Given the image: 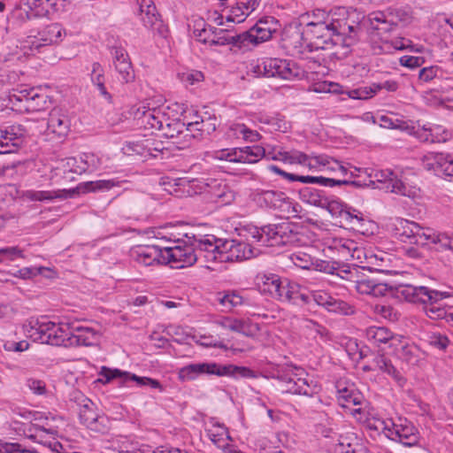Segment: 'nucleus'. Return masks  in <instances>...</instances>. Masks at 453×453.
I'll list each match as a JSON object with an SVG mask.
<instances>
[{"mask_svg":"<svg viewBox=\"0 0 453 453\" xmlns=\"http://www.w3.org/2000/svg\"><path fill=\"white\" fill-rule=\"evenodd\" d=\"M314 16L317 20L310 22L308 27L313 38L318 40L315 42L318 48L326 49L329 45L340 46L346 50L343 54H347L357 42L355 27L348 25L344 19L346 16L344 8H338L329 12L317 10Z\"/></svg>","mask_w":453,"mask_h":453,"instance_id":"obj_1","label":"nucleus"},{"mask_svg":"<svg viewBox=\"0 0 453 453\" xmlns=\"http://www.w3.org/2000/svg\"><path fill=\"white\" fill-rule=\"evenodd\" d=\"M295 228L292 223L282 222L269 224L261 227L248 226L244 231L247 232L245 236L248 241H252L263 246L274 247L294 243L297 240V232Z\"/></svg>","mask_w":453,"mask_h":453,"instance_id":"obj_2","label":"nucleus"},{"mask_svg":"<svg viewBox=\"0 0 453 453\" xmlns=\"http://www.w3.org/2000/svg\"><path fill=\"white\" fill-rule=\"evenodd\" d=\"M30 336L35 341L43 344L53 346L66 345L65 342L71 341V331L69 324H56L48 320L47 318H41L29 322Z\"/></svg>","mask_w":453,"mask_h":453,"instance_id":"obj_3","label":"nucleus"},{"mask_svg":"<svg viewBox=\"0 0 453 453\" xmlns=\"http://www.w3.org/2000/svg\"><path fill=\"white\" fill-rule=\"evenodd\" d=\"M375 429H380L387 438L405 447H414L419 443L418 429L407 418L380 420Z\"/></svg>","mask_w":453,"mask_h":453,"instance_id":"obj_4","label":"nucleus"},{"mask_svg":"<svg viewBox=\"0 0 453 453\" xmlns=\"http://www.w3.org/2000/svg\"><path fill=\"white\" fill-rule=\"evenodd\" d=\"M250 71L257 76L278 77L292 80L301 75V68L293 61L281 58H265L250 65Z\"/></svg>","mask_w":453,"mask_h":453,"instance_id":"obj_5","label":"nucleus"},{"mask_svg":"<svg viewBox=\"0 0 453 453\" xmlns=\"http://www.w3.org/2000/svg\"><path fill=\"white\" fill-rule=\"evenodd\" d=\"M188 242L180 240L174 241V246L165 247V265L174 268H184L194 265L198 259L192 236L186 234Z\"/></svg>","mask_w":453,"mask_h":453,"instance_id":"obj_6","label":"nucleus"},{"mask_svg":"<svg viewBox=\"0 0 453 453\" xmlns=\"http://www.w3.org/2000/svg\"><path fill=\"white\" fill-rule=\"evenodd\" d=\"M79 418L82 425L89 430L106 434L110 430L111 421L104 413H98L95 403L84 398L79 409Z\"/></svg>","mask_w":453,"mask_h":453,"instance_id":"obj_7","label":"nucleus"},{"mask_svg":"<svg viewBox=\"0 0 453 453\" xmlns=\"http://www.w3.org/2000/svg\"><path fill=\"white\" fill-rule=\"evenodd\" d=\"M136 125L145 130L161 131L165 122L169 120V115L163 108H150L145 105H140L132 111Z\"/></svg>","mask_w":453,"mask_h":453,"instance_id":"obj_8","label":"nucleus"},{"mask_svg":"<svg viewBox=\"0 0 453 453\" xmlns=\"http://www.w3.org/2000/svg\"><path fill=\"white\" fill-rule=\"evenodd\" d=\"M139 14L143 26L150 29L154 35L166 38L169 34L167 26L161 19L160 14L152 0H137Z\"/></svg>","mask_w":453,"mask_h":453,"instance_id":"obj_9","label":"nucleus"},{"mask_svg":"<svg viewBox=\"0 0 453 453\" xmlns=\"http://www.w3.org/2000/svg\"><path fill=\"white\" fill-rule=\"evenodd\" d=\"M219 263L249 259L253 257L250 245L234 239H219Z\"/></svg>","mask_w":453,"mask_h":453,"instance_id":"obj_10","label":"nucleus"},{"mask_svg":"<svg viewBox=\"0 0 453 453\" xmlns=\"http://www.w3.org/2000/svg\"><path fill=\"white\" fill-rule=\"evenodd\" d=\"M397 294L399 297H403L407 302L422 303H426L427 301L439 303L442 299L450 296L449 292L433 290L424 286L414 287L412 285L400 286L397 288Z\"/></svg>","mask_w":453,"mask_h":453,"instance_id":"obj_11","label":"nucleus"},{"mask_svg":"<svg viewBox=\"0 0 453 453\" xmlns=\"http://www.w3.org/2000/svg\"><path fill=\"white\" fill-rule=\"evenodd\" d=\"M276 379L286 385L283 390L286 393L311 397L320 390L316 381L308 378H297L296 374L279 372Z\"/></svg>","mask_w":453,"mask_h":453,"instance_id":"obj_12","label":"nucleus"},{"mask_svg":"<svg viewBox=\"0 0 453 453\" xmlns=\"http://www.w3.org/2000/svg\"><path fill=\"white\" fill-rule=\"evenodd\" d=\"M0 154H9L22 145L27 130L20 124H13L0 127Z\"/></svg>","mask_w":453,"mask_h":453,"instance_id":"obj_13","label":"nucleus"},{"mask_svg":"<svg viewBox=\"0 0 453 453\" xmlns=\"http://www.w3.org/2000/svg\"><path fill=\"white\" fill-rule=\"evenodd\" d=\"M274 160H282L289 164H298L307 166L310 170L317 169L319 165H326L330 160L326 155H307L299 150L279 152L272 157Z\"/></svg>","mask_w":453,"mask_h":453,"instance_id":"obj_14","label":"nucleus"},{"mask_svg":"<svg viewBox=\"0 0 453 453\" xmlns=\"http://www.w3.org/2000/svg\"><path fill=\"white\" fill-rule=\"evenodd\" d=\"M131 256L137 263L145 266L165 265V247L157 244L138 245L131 250Z\"/></svg>","mask_w":453,"mask_h":453,"instance_id":"obj_15","label":"nucleus"},{"mask_svg":"<svg viewBox=\"0 0 453 453\" xmlns=\"http://www.w3.org/2000/svg\"><path fill=\"white\" fill-rule=\"evenodd\" d=\"M100 374L105 378V380L111 381L114 379H119L120 382L126 384L128 381H135L139 386H149L152 388H158L163 390L162 385L157 380L149 377H139L128 372H122L119 369H111L108 367H102Z\"/></svg>","mask_w":453,"mask_h":453,"instance_id":"obj_16","label":"nucleus"},{"mask_svg":"<svg viewBox=\"0 0 453 453\" xmlns=\"http://www.w3.org/2000/svg\"><path fill=\"white\" fill-rule=\"evenodd\" d=\"M193 245L199 257H203L206 262L217 263L219 254V238L214 235L197 238L192 236Z\"/></svg>","mask_w":453,"mask_h":453,"instance_id":"obj_17","label":"nucleus"},{"mask_svg":"<svg viewBox=\"0 0 453 453\" xmlns=\"http://www.w3.org/2000/svg\"><path fill=\"white\" fill-rule=\"evenodd\" d=\"M299 198L305 203L326 209L328 211L339 208L338 201L329 200L324 191L311 187L300 188Z\"/></svg>","mask_w":453,"mask_h":453,"instance_id":"obj_18","label":"nucleus"},{"mask_svg":"<svg viewBox=\"0 0 453 453\" xmlns=\"http://www.w3.org/2000/svg\"><path fill=\"white\" fill-rule=\"evenodd\" d=\"M66 35L65 30L58 23H52L40 30L33 42V47L39 50L43 46L59 43Z\"/></svg>","mask_w":453,"mask_h":453,"instance_id":"obj_19","label":"nucleus"},{"mask_svg":"<svg viewBox=\"0 0 453 453\" xmlns=\"http://www.w3.org/2000/svg\"><path fill=\"white\" fill-rule=\"evenodd\" d=\"M111 55L120 81L122 83L133 81L134 80V72L127 52L123 48L115 47L111 50Z\"/></svg>","mask_w":453,"mask_h":453,"instance_id":"obj_20","label":"nucleus"},{"mask_svg":"<svg viewBox=\"0 0 453 453\" xmlns=\"http://www.w3.org/2000/svg\"><path fill=\"white\" fill-rule=\"evenodd\" d=\"M374 178L378 182L384 183L387 190L403 196H411V189L398 179L392 170L386 169L376 171Z\"/></svg>","mask_w":453,"mask_h":453,"instance_id":"obj_21","label":"nucleus"},{"mask_svg":"<svg viewBox=\"0 0 453 453\" xmlns=\"http://www.w3.org/2000/svg\"><path fill=\"white\" fill-rule=\"evenodd\" d=\"M273 35L263 27V23L257 22L248 31L242 33L240 43L242 44V53L252 50L261 42L271 39Z\"/></svg>","mask_w":453,"mask_h":453,"instance_id":"obj_22","label":"nucleus"},{"mask_svg":"<svg viewBox=\"0 0 453 453\" xmlns=\"http://www.w3.org/2000/svg\"><path fill=\"white\" fill-rule=\"evenodd\" d=\"M71 126L70 119L65 110L62 108H53L48 118L47 130L62 138L65 137Z\"/></svg>","mask_w":453,"mask_h":453,"instance_id":"obj_23","label":"nucleus"},{"mask_svg":"<svg viewBox=\"0 0 453 453\" xmlns=\"http://www.w3.org/2000/svg\"><path fill=\"white\" fill-rule=\"evenodd\" d=\"M389 230L401 242L411 243L414 241L418 224L402 218H395L389 224Z\"/></svg>","mask_w":453,"mask_h":453,"instance_id":"obj_24","label":"nucleus"},{"mask_svg":"<svg viewBox=\"0 0 453 453\" xmlns=\"http://www.w3.org/2000/svg\"><path fill=\"white\" fill-rule=\"evenodd\" d=\"M287 199L283 192L273 189H257L254 194L257 204L265 209H280Z\"/></svg>","mask_w":453,"mask_h":453,"instance_id":"obj_25","label":"nucleus"},{"mask_svg":"<svg viewBox=\"0 0 453 453\" xmlns=\"http://www.w3.org/2000/svg\"><path fill=\"white\" fill-rule=\"evenodd\" d=\"M356 289L362 295H371L375 297L384 296L389 291L387 284L370 276H363L361 279L357 280L356 281Z\"/></svg>","mask_w":453,"mask_h":453,"instance_id":"obj_26","label":"nucleus"},{"mask_svg":"<svg viewBox=\"0 0 453 453\" xmlns=\"http://www.w3.org/2000/svg\"><path fill=\"white\" fill-rule=\"evenodd\" d=\"M337 388V401L343 408H349V405L359 406L364 402L363 395L355 388L354 385L343 386L339 382Z\"/></svg>","mask_w":453,"mask_h":453,"instance_id":"obj_27","label":"nucleus"},{"mask_svg":"<svg viewBox=\"0 0 453 453\" xmlns=\"http://www.w3.org/2000/svg\"><path fill=\"white\" fill-rule=\"evenodd\" d=\"M242 34H234L229 30L214 27L211 45H232V50L242 52V44L240 43Z\"/></svg>","mask_w":453,"mask_h":453,"instance_id":"obj_28","label":"nucleus"},{"mask_svg":"<svg viewBox=\"0 0 453 453\" xmlns=\"http://www.w3.org/2000/svg\"><path fill=\"white\" fill-rule=\"evenodd\" d=\"M71 341L77 345L94 346L99 339V334L91 327L70 326Z\"/></svg>","mask_w":453,"mask_h":453,"instance_id":"obj_29","label":"nucleus"},{"mask_svg":"<svg viewBox=\"0 0 453 453\" xmlns=\"http://www.w3.org/2000/svg\"><path fill=\"white\" fill-rule=\"evenodd\" d=\"M426 168L433 170L436 174L443 173L453 177V156L443 153L435 154L433 162L426 164Z\"/></svg>","mask_w":453,"mask_h":453,"instance_id":"obj_30","label":"nucleus"},{"mask_svg":"<svg viewBox=\"0 0 453 453\" xmlns=\"http://www.w3.org/2000/svg\"><path fill=\"white\" fill-rule=\"evenodd\" d=\"M339 208L335 211H329L332 215H338L341 222L349 226L350 227H357L361 226L364 220L362 213L352 210L347 204L338 202Z\"/></svg>","mask_w":453,"mask_h":453,"instance_id":"obj_31","label":"nucleus"},{"mask_svg":"<svg viewBox=\"0 0 453 453\" xmlns=\"http://www.w3.org/2000/svg\"><path fill=\"white\" fill-rule=\"evenodd\" d=\"M219 122L215 115H210L204 112L203 116H197L196 119L188 123V127H191V131L196 130L200 132V135L211 134L213 133Z\"/></svg>","mask_w":453,"mask_h":453,"instance_id":"obj_32","label":"nucleus"},{"mask_svg":"<svg viewBox=\"0 0 453 453\" xmlns=\"http://www.w3.org/2000/svg\"><path fill=\"white\" fill-rule=\"evenodd\" d=\"M308 183L318 184L323 187H335V186H349L354 188H360L366 186L365 183H362L359 180L350 179H335L324 176H309Z\"/></svg>","mask_w":453,"mask_h":453,"instance_id":"obj_33","label":"nucleus"},{"mask_svg":"<svg viewBox=\"0 0 453 453\" xmlns=\"http://www.w3.org/2000/svg\"><path fill=\"white\" fill-rule=\"evenodd\" d=\"M391 24L396 28L399 25L404 27L410 24L413 19L412 8L410 5L391 6L386 9Z\"/></svg>","mask_w":453,"mask_h":453,"instance_id":"obj_34","label":"nucleus"},{"mask_svg":"<svg viewBox=\"0 0 453 453\" xmlns=\"http://www.w3.org/2000/svg\"><path fill=\"white\" fill-rule=\"evenodd\" d=\"M419 231H417L414 241H411V244L420 246H430L434 244L436 247L441 246V241L442 237H445V234H440L435 232L434 229L429 227H422L418 225Z\"/></svg>","mask_w":453,"mask_h":453,"instance_id":"obj_35","label":"nucleus"},{"mask_svg":"<svg viewBox=\"0 0 453 453\" xmlns=\"http://www.w3.org/2000/svg\"><path fill=\"white\" fill-rule=\"evenodd\" d=\"M368 21L372 29L381 33H389L395 29L390 22L387 10L371 12L368 15Z\"/></svg>","mask_w":453,"mask_h":453,"instance_id":"obj_36","label":"nucleus"},{"mask_svg":"<svg viewBox=\"0 0 453 453\" xmlns=\"http://www.w3.org/2000/svg\"><path fill=\"white\" fill-rule=\"evenodd\" d=\"M373 364L377 369L391 376L400 386H403L405 384L406 380L393 365L391 360L386 357L384 355H376L373 358Z\"/></svg>","mask_w":453,"mask_h":453,"instance_id":"obj_37","label":"nucleus"},{"mask_svg":"<svg viewBox=\"0 0 453 453\" xmlns=\"http://www.w3.org/2000/svg\"><path fill=\"white\" fill-rule=\"evenodd\" d=\"M280 277L274 273H259L256 277V284L261 293L267 294L271 297L276 295V287Z\"/></svg>","mask_w":453,"mask_h":453,"instance_id":"obj_38","label":"nucleus"},{"mask_svg":"<svg viewBox=\"0 0 453 453\" xmlns=\"http://www.w3.org/2000/svg\"><path fill=\"white\" fill-rule=\"evenodd\" d=\"M161 131L163 135L167 138L178 137L182 134L188 136L190 135L188 133L192 132L191 127H188V124H185L180 119L170 118L168 121L165 122ZM191 135L195 136L194 134Z\"/></svg>","mask_w":453,"mask_h":453,"instance_id":"obj_39","label":"nucleus"},{"mask_svg":"<svg viewBox=\"0 0 453 453\" xmlns=\"http://www.w3.org/2000/svg\"><path fill=\"white\" fill-rule=\"evenodd\" d=\"M73 190H58V191H36L27 190L25 193V196L31 201H45L53 200L55 198H66L68 196L73 194Z\"/></svg>","mask_w":453,"mask_h":453,"instance_id":"obj_40","label":"nucleus"},{"mask_svg":"<svg viewBox=\"0 0 453 453\" xmlns=\"http://www.w3.org/2000/svg\"><path fill=\"white\" fill-rule=\"evenodd\" d=\"M366 339L374 344L387 343L393 339L394 334L385 326H370L365 330Z\"/></svg>","mask_w":453,"mask_h":453,"instance_id":"obj_41","label":"nucleus"},{"mask_svg":"<svg viewBox=\"0 0 453 453\" xmlns=\"http://www.w3.org/2000/svg\"><path fill=\"white\" fill-rule=\"evenodd\" d=\"M424 311L426 316L431 319H445L447 322L453 320L452 312L448 311L441 305L439 303L427 301L426 303H423Z\"/></svg>","mask_w":453,"mask_h":453,"instance_id":"obj_42","label":"nucleus"},{"mask_svg":"<svg viewBox=\"0 0 453 453\" xmlns=\"http://www.w3.org/2000/svg\"><path fill=\"white\" fill-rule=\"evenodd\" d=\"M50 100L49 96L43 92L40 88H37V92L32 96V99L28 101L27 105H24L27 111H40L47 109Z\"/></svg>","mask_w":453,"mask_h":453,"instance_id":"obj_43","label":"nucleus"},{"mask_svg":"<svg viewBox=\"0 0 453 453\" xmlns=\"http://www.w3.org/2000/svg\"><path fill=\"white\" fill-rule=\"evenodd\" d=\"M217 300L223 307V311H230L234 308L242 305L243 298L235 291H227L224 293H219Z\"/></svg>","mask_w":453,"mask_h":453,"instance_id":"obj_44","label":"nucleus"},{"mask_svg":"<svg viewBox=\"0 0 453 453\" xmlns=\"http://www.w3.org/2000/svg\"><path fill=\"white\" fill-rule=\"evenodd\" d=\"M122 181L116 180H98L95 181L84 182L80 189H83V192H96V191H108L114 187H119Z\"/></svg>","mask_w":453,"mask_h":453,"instance_id":"obj_45","label":"nucleus"},{"mask_svg":"<svg viewBox=\"0 0 453 453\" xmlns=\"http://www.w3.org/2000/svg\"><path fill=\"white\" fill-rule=\"evenodd\" d=\"M260 331V326L249 319H238L234 333L241 334L246 337L255 338Z\"/></svg>","mask_w":453,"mask_h":453,"instance_id":"obj_46","label":"nucleus"},{"mask_svg":"<svg viewBox=\"0 0 453 453\" xmlns=\"http://www.w3.org/2000/svg\"><path fill=\"white\" fill-rule=\"evenodd\" d=\"M146 144V139L136 142H129L123 148V151L129 157L139 156L144 160L149 159Z\"/></svg>","mask_w":453,"mask_h":453,"instance_id":"obj_47","label":"nucleus"},{"mask_svg":"<svg viewBox=\"0 0 453 453\" xmlns=\"http://www.w3.org/2000/svg\"><path fill=\"white\" fill-rule=\"evenodd\" d=\"M210 439L219 447H224L231 440L228 429L224 425H215L208 431Z\"/></svg>","mask_w":453,"mask_h":453,"instance_id":"obj_48","label":"nucleus"},{"mask_svg":"<svg viewBox=\"0 0 453 453\" xmlns=\"http://www.w3.org/2000/svg\"><path fill=\"white\" fill-rule=\"evenodd\" d=\"M80 167L76 169L77 174L83 173H92L96 171L100 164L99 158L94 154L84 153L79 157Z\"/></svg>","mask_w":453,"mask_h":453,"instance_id":"obj_49","label":"nucleus"},{"mask_svg":"<svg viewBox=\"0 0 453 453\" xmlns=\"http://www.w3.org/2000/svg\"><path fill=\"white\" fill-rule=\"evenodd\" d=\"M146 144L148 145L147 152L150 158H163V156L168 152L164 142L155 138L146 139Z\"/></svg>","mask_w":453,"mask_h":453,"instance_id":"obj_50","label":"nucleus"},{"mask_svg":"<svg viewBox=\"0 0 453 453\" xmlns=\"http://www.w3.org/2000/svg\"><path fill=\"white\" fill-rule=\"evenodd\" d=\"M328 311L341 315H352L355 313V306L341 299L333 297L328 307Z\"/></svg>","mask_w":453,"mask_h":453,"instance_id":"obj_51","label":"nucleus"},{"mask_svg":"<svg viewBox=\"0 0 453 453\" xmlns=\"http://www.w3.org/2000/svg\"><path fill=\"white\" fill-rule=\"evenodd\" d=\"M216 157L219 160H226L234 163H241V161L247 159V156L242 155L241 148L217 151Z\"/></svg>","mask_w":453,"mask_h":453,"instance_id":"obj_52","label":"nucleus"},{"mask_svg":"<svg viewBox=\"0 0 453 453\" xmlns=\"http://www.w3.org/2000/svg\"><path fill=\"white\" fill-rule=\"evenodd\" d=\"M197 371H199L200 375L208 374V375H217V376H225L226 368L225 365H219L214 362H203V363H196Z\"/></svg>","mask_w":453,"mask_h":453,"instance_id":"obj_53","label":"nucleus"},{"mask_svg":"<svg viewBox=\"0 0 453 453\" xmlns=\"http://www.w3.org/2000/svg\"><path fill=\"white\" fill-rule=\"evenodd\" d=\"M226 373L225 376H231L235 379L239 378H256V372L245 366H237L234 365H225Z\"/></svg>","mask_w":453,"mask_h":453,"instance_id":"obj_54","label":"nucleus"},{"mask_svg":"<svg viewBox=\"0 0 453 453\" xmlns=\"http://www.w3.org/2000/svg\"><path fill=\"white\" fill-rule=\"evenodd\" d=\"M242 150V155L247 156V159L241 161L243 164H254L265 156V149L260 146L245 147Z\"/></svg>","mask_w":453,"mask_h":453,"instance_id":"obj_55","label":"nucleus"},{"mask_svg":"<svg viewBox=\"0 0 453 453\" xmlns=\"http://www.w3.org/2000/svg\"><path fill=\"white\" fill-rule=\"evenodd\" d=\"M199 376L200 372L197 371L196 363L187 365L178 371V379L181 382L195 380Z\"/></svg>","mask_w":453,"mask_h":453,"instance_id":"obj_56","label":"nucleus"},{"mask_svg":"<svg viewBox=\"0 0 453 453\" xmlns=\"http://www.w3.org/2000/svg\"><path fill=\"white\" fill-rule=\"evenodd\" d=\"M426 342L431 347L439 350H445L449 343L448 337L439 333L428 334Z\"/></svg>","mask_w":453,"mask_h":453,"instance_id":"obj_57","label":"nucleus"},{"mask_svg":"<svg viewBox=\"0 0 453 453\" xmlns=\"http://www.w3.org/2000/svg\"><path fill=\"white\" fill-rule=\"evenodd\" d=\"M333 296L324 290H314L312 291V299L316 304L324 307L328 310Z\"/></svg>","mask_w":453,"mask_h":453,"instance_id":"obj_58","label":"nucleus"},{"mask_svg":"<svg viewBox=\"0 0 453 453\" xmlns=\"http://www.w3.org/2000/svg\"><path fill=\"white\" fill-rule=\"evenodd\" d=\"M35 92H37V88H25L18 91V94H12L10 96L11 102H25V105H27L28 101L32 99V96Z\"/></svg>","mask_w":453,"mask_h":453,"instance_id":"obj_59","label":"nucleus"},{"mask_svg":"<svg viewBox=\"0 0 453 453\" xmlns=\"http://www.w3.org/2000/svg\"><path fill=\"white\" fill-rule=\"evenodd\" d=\"M349 97L352 99H359V100H365L368 98L372 97L373 92H372V85L368 87L364 88H358L355 89H351L348 92Z\"/></svg>","mask_w":453,"mask_h":453,"instance_id":"obj_60","label":"nucleus"},{"mask_svg":"<svg viewBox=\"0 0 453 453\" xmlns=\"http://www.w3.org/2000/svg\"><path fill=\"white\" fill-rule=\"evenodd\" d=\"M400 64L403 66L414 69L421 66L425 63V58L423 57H415V56H403L399 59Z\"/></svg>","mask_w":453,"mask_h":453,"instance_id":"obj_61","label":"nucleus"},{"mask_svg":"<svg viewBox=\"0 0 453 453\" xmlns=\"http://www.w3.org/2000/svg\"><path fill=\"white\" fill-rule=\"evenodd\" d=\"M399 88V84L395 81H386L380 83H372V92L373 95L377 94L379 91L385 89L388 92H395Z\"/></svg>","mask_w":453,"mask_h":453,"instance_id":"obj_62","label":"nucleus"},{"mask_svg":"<svg viewBox=\"0 0 453 453\" xmlns=\"http://www.w3.org/2000/svg\"><path fill=\"white\" fill-rule=\"evenodd\" d=\"M0 453H38L36 450L27 449L19 443H5L0 449Z\"/></svg>","mask_w":453,"mask_h":453,"instance_id":"obj_63","label":"nucleus"},{"mask_svg":"<svg viewBox=\"0 0 453 453\" xmlns=\"http://www.w3.org/2000/svg\"><path fill=\"white\" fill-rule=\"evenodd\" d=\"M141 453H189L185 450H180L178 448H166V447H159L155 449H151L149 446L143 447L140 449Z\"/></svg>","mask_w":453,"mask_h":453,"instance_id":"obj_64","label":"nucleus"}]
</instances>
